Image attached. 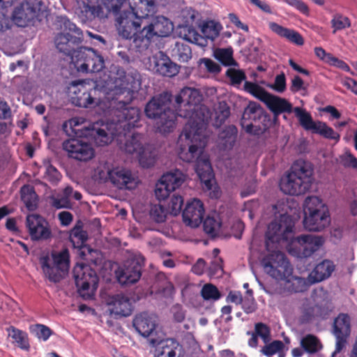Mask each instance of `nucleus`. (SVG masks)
<instances>
[{
    "label": "nucleus",
    "mask_w": 357,
    "mask_h": 357,
    "mask_svg": "<svg viewBox=\"0 0 357 357\" xmlns=\"http://www.w3.org/2000/svg\"><path fill=\"white\" fill-rule=\"evenodd\" d=\"M82 122L80 118H73L70 121L72 132L75 137L65 140L62 147L67 152L68 157L79 161H87L94 156V150L84 135L79 136L73 131V128H79Z\"/></svg>",
    "instance_id": "obj_7"
},
{
    "label": "nucleus",
    "mask_w": 357,
    "mask_h": 357,
    "mask_svg": "<svg viewBox=\"0 0 357 357\" xmlns=\"http://www.w3.org/2000/svg\"><path fill=\"white\" fill-rule=\"evenodd\" d=\"M202 100L200 91L191 87H184L175 97L178 116L188 119L178 139V155L185 162H195L197 176L206 188L211 190L214 175L209 159L204 155L203 150L207 142L206 128L211 113L202 104Z\"/></svg>",
    "instance_id": "obj_1"
},
{
    "label": "nucleus",
    "mask_w": 357,
    "mask_h": 357,
    "mask_svg": "<svg viewBox=\"0 0 357 357\" xmlns=\"http://www.w3.org/2000/svg\"><path fill=\"white\" fill-rule=\"evenodd\" d=\"M204 208L203 203L198 199H193L187 202L183 211V221L186 226L196 228L203 221Z\"/></svg>",
    "instance_id": "obj_21"
},
{
    "label": "nucleus",
    "mask_w": 357,
    "mask_h": 357,
    "mask_svg": "<svg viewBox=\"0 0 357 357\" xmlns=\"http://www.w3.org/2000/svg\"><path fill=\"white\" fill-rule=\"evenodd\" d=\"M110 314L115 317H128L132 312L130 299L122 294L112 296L108 301Z\"/></svg>",
    "instance_id": "obj_29"
},
{
    "label": "nucleus",
    "mask_w": 357,
    "mask_h": 357,
    "mask_svg": "<svg viewBox=\"0 0 357 357\" xmlns=\"http://www.w3.org/2000/svg\"><path fill=\"white\" fill-rule=\"evenodd\" d=\"M116 27L119 35L123 38L132 40L134 46L137 49H144L145 43L137 41L141 33V26L144 25V20L134 13L125 11L116 19Z\"/></svg>",
    "instance_id": "obj_10"
},
{
    "label": "nucleus",
    "mask_w": 357,
    "mask_h": 357,
    "mask_svg": "<svg viewBox=\"0 0 357 357\" xmlns=\"http://www.w3.org/2000/svg\"><path fill=\"white\" fill-rule=\"evenodd\" d=\"M172 56L180 62H188L192 58L191 48L186 43L176 42L172 49Z\"/></svg>",
    "instance_id": "obj_43"
},
{
    "label": "nucleus",
    "mask_w": 357,
    "mask_h": 357,
    "mask_svg": "<svg viewBox=\"0 0 357 357\" xmlns=\"http://www.w3.org/2000/svg\"><path fill=\"white\" fill-rule=\"evenodd\" d=\"M174 29L172 22L167 17L158 15L153 17L149 24H144L141 33L137 38V41L145 43V48L150 44L153 36L167 37L170 35Z\"/></svg>",
    "instance_id": "obj_14"
},
{
    "label": "nucleus",
    "mask_w": 357,
    "mask_h": 357,
    "mask_svg": "<svg viewBox=\"0 0 357 357\" xmlns=\"http://www.w3.org/2000/svg\"><path fill=\"white\" fill-rule=\"evenodd\" d=\"M73 131L79 136L93 137L96 144L99 146L107 145L115 137H120L123 134L112 123L108 132L105 128H99L98 123L93 124L91 128L84 126L80 128H73Z\"/></svg>",
    "instance_id": "obj_18"
},
{
    "label": "nucleus",
    "mask_w": 357,
    "mask_h": 357,
    "mask_svg": "<svg viewBox=\"0 0 357 357\" xmlns=\"http://www.w3.org/2000/svg\"><path fill=\"white\" fill-rule=\"evenodd\" d=\"M50 200L51 205L56 209L72 208V204L70 199L62 193H58L55 196H52Z\"/></svg>",
    "instance_id": "obj_57"
},
{
    "label": "nucleus",
    "mask_w": 357,
    "mask_h": 357,
    "mask_svg": "<svg viewBox=\"0 0 357 357\" xmlns=\"http://www.w3.org/2000/svg\"><path fill=\"white\" fill-rule=\"evenodd\" d=\"M261 265L266 274L276 280L291 282V290L303 292L307 289L306 280L301 277H293V268L285 255L280 251H273L261 260Z\"/></svg>",
    "instance_id": "obj_4"
},
{
    "label": "nucleus",
    "mask_w": 357,
    "mask_h": 357,
    "mask_svg": "<svg viewBox=\"0 0 357 357\" xmlns=\"http://www.w3.org/2000/svg\"><path fill=\"white\" fill-rule=\"evenodd\" d=\"M8 335L13 340L14 343L23 350H28L30 347L28 335L26 332L11 326L8 329Z\"/></svg>",
    "instance_id": "obj_42"
},
{
    "label": "nucleus",
    "mask_w": 357,
    "mask_h": 357,
    "mask_svg": "<svg viewBox=\"0 0 357 357\" xmlns=\"http://www.w3.org/2000/svg\"><path fill=\"white\" fill-rule=\"evenodd\" d=\"M72 61L82 73H97L105 67L103 57L92 48H78L73 54Z\"/></svg>",
    "instance_id": "obj_12"
},
{
    "label": "nucleus",
    "mask_w": 357,
    "mask_h": 357,
    "mask_svg": "<svg viewBox=\"0 0 357 357\" xmlns=\"http://www.w3.org/2000/svg\"><path fill=\"white\" fill-rule=\"evenodd\" d=\"M179 37L183 40L195 43L200 47L206 46V40L190 26H183L179 28Z\"/></svg>",
    "instance_id": "obj_36"
},
{
    "label": "nucleus",
    "mask_w": 357,
    "mask_h": 357,
    "mask_svg": "<svg viewBox=\"0 0 357 357\" xmlns=\"http://www.w3.org/2000/svg\"><path fill=\"white\" fill-rule=\"evenodd\" d=\"M92 93H96V90L84 80L73 81L68 87L73 104L79 107H92L96 104Z\"/></svg>",
    "instance_id": "obj_17"
},
{
    "label": "nucleus",
    "mask_w": 357,
    "mask_h": 357,
    "mask_svg": "<svg viewBox=\"0 0 357 357\" xmlns=\"http://www.w3.org/2000/svg\"><path fill=\"white\" fill-rule=\"evenodd\" d=\"M144 261V258L139 252L129 254L123 264L116 271L118 282L123 285L136 283L142 276Z\"/></svg>",
    "instance_id": "obj_13"
},
{
    "label": "nucleus",
    "mask_w": 357,
    "mask_h": 357,
    "mask_svg": "<svg viewBox=\"0 0 357 357\" xmlns=\"http://www.w3.org/2000/svg\"><path fill=\"white\" fill-rule=\"evenodd\" d=\"M289 6H292L297 9L298 11L304 15L309 14V8L301 0H283Z\"/></svg>",
    "instance_id": "obj_62"
},
{
    "label": "nucleus",
    "mask_w": 357,
    "mask_h": 357,
    "mask_svg": "<svg viewBox=\"0 0 357 357\" xmlns=\"http://www.w3.org/2000/svg\"><path fill=\"white\" fill-rule=\"evenodd\" d=\"M43 167L45 168L44 178L53 185H56L61 180V174L54 167L49 160L43 161Z\"/></svg>",
    "instance_id": "obj_45"
},
{
    "label": "nucleus",
    "mask_w": 357,
    "mask_h": 357,
    "mask_svg": "<svg viewBox=\"0 0 357 357\" xmlns=\"http://www.w3.org/2000/svg\"><path fill=\"white\" fill-rule=\"evenodd\" d=\"M244 89L247 92L266 104L267 107L273 113L275 121L280 114L292 112V105L289 101L269 93L255 83L245 81Z\"/></svg>",
    "instance_id": "obj_8"
},
{
    "label": "nucleus",
    "mask_w": 357,
    "mask_h": 357,
    "mask_svg": "<svg viewBox=\"0 0 357 357\" xmlns=\"http://www.w3.org/2000/svg\"><path fill=\"white\" fill-rule=\"evenodd\" d=\"M222 26L220 23L211 20L204 22L202 26V33L206 40L213 41L220 34ZM208 43L206 42V45Z\"/></svg>",
    "instance_id": "obj_40"
},
{
    "label": "nucleus",
    "mask_w": 357,
    "mask_h": 357,
    "mask_svg": "<svg viewBox=\"0 0 357 357\" xmlns=\"http://www.w3.org/2000/svg\"><path fill=\"white\" fill-rule=\"evenodd\" d=\"M300 245L299 257L307 258L318 251L324 243V238L314 234H302L296 238Z\"/></svg>",
    "instance_id": "obj_23"
},
{
    "label": "nucleus",
    "mask_w": 357,
    "mask_h": 357,
    "mask_svg": "<svg viewBox=\"0 0 357 357\" xmlns=\"http://www.w3.org/2000/svg\"><path fill=\"white\" fill-rule=\"evenodd\" d=\"M313 169L305 162L294 164L289 173L280 182V190L285 194L301 195L307 192L313 181Z\"/></svg>",
    "instance_id": "obj_5"
},
{
    "label": "nucleus",
    "mask_w": 357,
    "mask_h": 357,
    "mask_svg": "<svg viewBox=\"0 0 357 357\" xmlns=\"http://www.w3.org/2000/svg\"><path fill=\"white\" fill-rule=\"evenodd\" d=\"M73 275L79 296L85 300L92 298L98 284V277L95 271L87 264H77Z\"/></svg>",
    "instance_id": "obj_11"
},
{
    "label": "nucleus",
    "mask_w": 357,
    "mask_h": 357,
    "mask_svg": "<svg viewBox=\"0 0 357 357\" xmlns=\"http://www.w3.org/2000/svg\"><path fill=\"white\" fill-rule=\"evenodd\" d=\"M36 17V10L29 3L25 2L15 8L12 20L20 27H26Z\"/></svg>",
    "instance_id": "obj_28"
},
{
    "label": "nucleus",
    "mask_w": 357,
    "mask_h": 357,
    "mask_svg": "<svg viewBox=\"0 0 357 357\" xmlns=\"http://www.w3.org/2000/svg\"><path fill=\"white\" fill-rule=\"evenodd\" d=\"M238 130L234 125L226 126L218 135V143L220 149H231L236 141Z\"/></svg>",
    "instance_id": "obj_32"
},
{
    "label": "nucleus",
    "mask_w": 357,
    "mask_h": 357,
    "mask_svg": "<svg viewBox=\"0 0 357 357\" xmlns=\"http://www.w3.org/2000/svg\"><path fill=\"white\" fill-rule=\"evenodd\" d=\"M301 346L308 354H315L322 348L320 340L312 334H307L301 338Z\"/></svg>",
    "instance_id": "obj_41"
},
{
    "label": "nucleus",
    "mask_w": 357,
    "mask_h": 357,
    "mask_svg": "<svg viewBox=\"0 0 357 357\" xmlns=\"http://www.w3.org/2000/svg\"><path fill=\"white\" fill-rule=\"evenodd\" d=\"M226 75L229 78L231 84L233 86H238L246 79L245 74L243 70L229 68L226 71Z\"/></svg>",
    "instance_id": "obj_54"
},
{
    "label": "nucleus",
    "mask_w": 357,
    "mask_h": 357,
    "mask_svg": "<svg viewBox=\"0 0 357 357\" xmlns=\"http://www.w3.org/2000/svg\"><path fill=\"white\" fill-rule=\"evenodd\" d=\"M252 337L249 340L248 344L252 347L257 346V338L260 337L263 342L266 344L271 340V330L270 328L265 324L259 322L255 324V330L251 333Z\"/></svg>",
    "instance_id": "obj_37"
},
{
    "label": "nucleus",
    "mask_w": 357,
    "mask_h": 357,
    "mask_svg": "<svg viewBox=\"0 0 357 357\" xmlns=\"http://www.w3.org/2000/svg\"><path fill=\"white\" fill-rule=\"evenodd\" d=\"M294 112L296 116L298 119L300 125L305 130H311L314 132L318 126V121H314L310 114L300 107H295Z\"/></svg>",
    "instance_id": "obj_38"
},
{
    "label": "nucleus",
    "mask_w": 357,
    "mask_h": 357,
    "mask_svg": "<svg viewBox=\"0 0 357 357\" xmlns=\"http://www.w3.org/2000/svg\"><path fill=\"white\" fill-rule=\"evenodd\" d=\"M132 13L144 19L156 10L155 0H128Z\"/></svg>",
    "instance_id": "obj_34"
},
{
    "label": "nucleus",
    "mask_w": 357,
    "mask_h": 357,
    "mask_svg": "<svg viewBox=\"0 0 357 357\" xmlns=\"http://www.w3.org/2000/svg\"><path fill=\"white\" fill-rule=\"evenodd\" d=\"M268 26L273 32L292 43L297 45H302L304 43L302 36L294 29L284 27L275 22H270Z\"/></svg>",
    "instance_id": "obj_33"
},
{
    "label": "nucleus",
    "mask_w": 357,
    "mask_h": 357,
    "mask_svg": "<svg viewBox=\"0 0 357 357\" xmlns=\"http://www.w3.org/2000/svg\"><path fill=\"white\" fill-rule=\"evenodd\" d=\"M334 263L328 259H324L319 263L310 274L312 282H319L329 278L335 270Z\"/></svg>",
    "instance_id": "obj_31"
},
{
    "label": "nucleus",
    "mask_w": 357,
    "mask_h": 357,
    "mask_svg": "<svg viewBox=\"0 0 357 357\" xmlns=\"http://www.w3.org/2000/svg\"><path fill=\"white\" fill-rule=\"evenodd\" d=\"M351 333V317L348 314L340 313L334 319V335L349 336Z\"/></svg>",
    "instance_id": "obj_35"
},
{
    "label": "nucleus",
    "mask_w": 357,
    "mask_h": 357,
    "mask_svg": "<svg viewBox=\"0 0 357 357\" xmlns=\"http://www.w3.org/2000/svg\"><path fill=\"white\" fill-rule=\"evenodd\" d=\"M42 270L47 278L52 282H59L63 275L69 268V252L64 249L59 252H52V257L48 255L40 258Z\"/></svg>",
    "instance_id": "obj_9"
},
{
    "label": "nucleus",
    "mask_w": 357,
    "mask_h": 357,
    "mask_svg": "<svg viewBox=\"0 0 357 357\" xmlns=\"http://www.w3.org/2000/svg\"><path fill=\"white\" fill-rule=\"evenodd\" d=\"M113 168L108 163L100 164L95 170L94 176L102 182L110 181Z\"/></svg>",
    "instance_id": "obj_51"
},
{
    "label": "nucleus",
    "mask_w": 357,
    "mask_h": 357,
    "mask_svg": "<svg viewBox=\"0 0 357 357\" xmlns=\"http://www.w3.org/2000/svg\"><path fill=\"white\" fill-rule=\"evenodd\" d=\"M20 192L21 199L26 207L29 211L34 210L37 206L38 199L33 188L29 185H24L22 187Z\"/></svg>",
    "instance_id": "obj_39"
},
{
    "label": "nucleus",
    "mask_w": 357,
    "mask_h": 357,
    "mask_svg": "<svg viewBox=\"0 0 357 357\" xmlns=\"http://www.w3.org/2000/svg\"><path fill=\"white\" fill-rule=\"evenodd\" d=\"M183 199L181 195H174L169 203V209L174 215H177L181 211Z\"/></svg>",
    "instance_id": "obj_58"
},
{
    "label": "nucleus",
    "mask_w": 357,
    "mask_h": 357,
    "mask_svg": "<svg viewBox=\"0 0 357 357\" xmlns=\"http://www.w3.org/2000/svg\"><path fill=\"white\" fill-rule=\"evenodd\" d=\"M200 65L203 64L205 68L212 73H218L220 71V66L210 59L204 58L199 61Z\"/></svg>",
    "instance_id": "obj_64"
},
{
    "label": "nucleus",
    "mask_w": 357,
    "mask_h": 357,
    "mask_svg": "<svg viewBox=\"0 0 357 357\" xmlns=\"http://www.w3.org/2000/svg\"><path fill=\"white\" fill-rule=\"evenodd\" d=\"M303 225L306 229L319 231L330 223L327 206L317 196L307 197L304 202Z\"/></svg>",
    "instance_id": "obj_6"
},
{
    "label": "nucleus",
    "mask_w": 357,
    "mask_h": 357,
    "mask_svg": "<svg viewBox=\"0 0 357 357\" xmlns=\"http://www.w3.org/2000/svg\"><path fill=\"white\" fill-rule=\"evenodd\" d=\"M331 26L333 29V33L349 28L351 26V21L349 17L342 14H335L331 20Z\"/></svg>",
    "instance_id": "obj_46"
},
{
    "label": "nucleus",
    "mask_w": 357,
    "mask_h": 357,
    "mask_svg": "<svg viewBox=\"0 0 357 357\" xmlns=\"http://www.w3.org/2000/svg\"><path fill=\"white\" fill-rule=\"evenodd\" d=\"M271 87L278 93H282L286 89V78L284 73L275 77V82Z\"/></svg>",
    "instance_id": "obj_61"
},
{
    "label": "nucleus",
    "mask_w": 357,
    "mask_h": 357,
    "mask_svg": "<svg viewBox=\"0 0 357 357\" xmlns=\"http://www.w3.org/2000/svg\"><path fill=\"white\" fill-rule=\"evenodd\" d=\"M45 225H48L47 222L39 215L30 214L26 217V227L29 230H32L34 234H38L36 229Z\"/></svg>",
    "instance_id": "obj_52"
},
{
    "label": "nucleus",
    "mask_w": 357,
    "mask_h": 357,
    "mask_svg": "<svg viewBox=\"0 0 357 357\" xmlns=\"http://www.w3.org/2000/svg\"><path fill=\"white\" fill-rule=\"evenodd\" d=\"M126 139L123 146L121 147L128 153H137L139 157V162L142 167L149 168L155 162V157L152 153L149 156L144 151L140 142L142 136L136 132H128L126 136L121 134Z\"/></svg>",
    "instance_id": "obj_20"
},
{
    "label": "nucleus",
    "mask_w": 357,
    "mask_h": 357,
    "mask_svg": "<svg viewBox=\"0 0 357 357\" xmlns=\"http://www.w3.org/2000/svg\"><path fill=\"white\" fill-rule=\"evenodd\" d=\"M150 215L154 221L158 223L165 222L166 219L165 208L161 205L153 206L150 211Z\"/></svg>",
    "instance_id": "obj_59"
},
{
    "label": "nucleus",
    "mask_w": 357,
    "mask_h": 357,
    "mask_svg": "<svg viewBox=\"0 0 357 357\" xmlns=\"http://www.w3.org/2000/svg\"><path fill=\"white\" fill-rule=\"evenodd\" d=\"M341 158L344 166L357 169V158L350 151H345Z\"/></svg>",
    "instance_id": "obj_63"
},
{
    "label": "nucleus",
    "mask_w": 357,
    "mask_h": 357,
    "mask_svg": "<svg viewBox=\"0 0 357 357\" xmlns=\"http://www.w3.org/2000/svg\"><path fill=\"white\" fill-rule=\"evenodd\" d=\"M63 26L66 30L75 33H60L54 40L55 45L60 52L67 56H70L73 59V54L76 51L74 48L75 45L81 43L83 40V33L76 24L70 22L68 19H64Z\"/></svg>",
    "instance_id": "obj_15"
},
{
    "label": "nucleus",
    "mask_w": 357,
    "mask_h": 357,
    "mask_svg": "<svg viewBox=\"0 0 357 357\" xmlns=\"http://www.w3.org/2000/svg\"><path fill=\"white\" fill-rule=\"evenodd\" d=\"M214 55L215 59L225 66H238L237 62L233 58V51L231 48L218 49Z\"/></svg>",
    "instance_id": "obj_44"
},
{
    "label": "nucleus",
    "mask_w": 357,
    "mask_h": 357,
    "mask_svg": "<svg viewBox=\"0 0 357 357\" xmlns=\"http://www.w3.org/2000/svg\"><path fill=\"white\" fill-rule=\"evenodd\" d=\"M111 183L119 189H132L137 184V178L131 172L123 167H114Z\"/></svg>",
    "instance_id": "obj_27"
},
{
    "label": "nucleus",
    "mask_w": 357,
    "mask_h": 357,
    "mask_svg": "<svg viewBox=\"0 0 357 357\" xmlns=\"http://www.w3.org/2000/svg\"><path fill=\"white\" fill-rule=\"evenodd\" d=\"M172 95L163 92L153 96L146 105V116L155 121L156 130L162 134H168L174 130L177 113L171 109Z\"/></svg>",
    "instance_id": "obj_3"
},
{
    "label": "nucleus",
    "mask_w": 357,
    "mask_h": 357,
    "mask_svg": "<svg viewBox=\"0 0 357 357\" xmlns=\"http://www.w3.org/2000/svg\"><path fill=\"white\" fill-rule=\"evenodd\" d=\"M185 174L178 169L162 175L155 189V197L159 200L168 197L171 192L178 188L185 181Z\"/></svg>",
    "instance_id": "obj_19"
},
{
    "label": "nucleus",
    "mask_w": 357,
    "mask_h": 357,
    "mask_svg": "<svg viewBox=\"0 0 357 357\" xmlns=\"http://www.w3.org/2000/svg\"><path fill=\"white\" fill-rule=\"evenodd\" d=\"M314 132L319 134L326 139H334L336 142L339 141L340 137V135L335 132L332 128L321 121H318V126Z\"/></svg>",
    "instance_id": "obj_47"
},
{
    "label": "nucleus",
    "mask_w": 357,
    "mask_h": 357,
    "mask_svg": "<svg viewBox=\"0 0 357 357\" xmlns=\"http://www.w3.org/2000/svg\"><path fill=\"white\" fill-rule=\"evenodd\" d=\"M294 222L289 215H281L280 219L272 221L268 226L266 233V246L268 242L280 243L291 238Z\"/></svg>",
    "instance_id": "obj_16"
},
{
    "label": "nucleus",
    "mask_w": 357,
    "mask_h": 357,
    "mask_svg": "<svg viewBox=\"0 0 357 357\" xmlns=\"http://www.w3.org/2000/svg\"><path fill=\"white\" fill-rule=\"evenodd\" d=\"M262 113L263 111L261 106L255 102H250L245 108L241 123L246 132L253 135L258 134L257 130L255 129V126L252 124V121L259 120L261 118Z\"/></svg>",
    "instance_id": "obj_25"
},
{
    "label": "nucleus",
    "mask_w": 357,
    "mask_h": 357,
    "mask_svg": "<svg viewBox=\"0 0 357 357\" xmlns=\"http://www.w3.org/2000/svg\"><path fill=\"white\" fill-rule=\"evenodd\" d=\"M142 77L135 70L126 73L123 70H118L117 76L111 79L108 84L107 99L111 100L114 118L112 124L120 130L125 136L138 126L140 111L128 105L134 98V94L141 88Z\"/></svg>",
    "instance_id": "obj_2"
},
{
    "label": "nucleus",
    "mask_w": 357,
    "mask_h": 357,
    "mask_svg": "<svg viewBox=\"0 0 357 357\" xmlns=\"http://www.w3.org/2000/svg\"><path fill=\"white\" fill-rule=\"evenodd\" d=\"M283 348L284 344L282 341L275 340L271 343H266L261 349V351L267 356H271L276 353H279V357H284V354L282 353Z\"/></svg>",
    "instance_id": "obj_50"
},
{
    "label": "nucleus",
    "mask_w": 357,
    "mask_h": 357,
    "mask_svg": "<svg viewBox=\"0 0 357 357\" xmlns=\"http://www.w3.org/2000/svg\"><path fill=\"white\" fill-rule=\"evenodd\" d=\"M29 328L31 333L43 341H47L52 334V330L43 324H37L32 325Z\"/></svg>",
    "instance_id": "obj_49"
},
{
    "label": "nucleus",
    "mask_w": 357,
    "mask_h": 357,
    "mask_svg": "<svg viewBox=\"0 0 357 357\" xmlns=\"http://www.w3.org/2000/svg\"><path fill=\"white\" fill-rule=\"evenodd\" d=\"M29 234L33 240H47L51 236V231L48 227V225H45L38 227L36 231L38 234L32 232V230H29Z\"/></svg>",
    "instance_id": "obj_60"
},
{
    "label": "nucleus",
    "mask_w": 357,
    "mask_h": 357,
    "mask_svg": "<svg viewBox=\"0 0 357 357\" xmlns=\"http://www.w3.org/2000/svg\"><path fill=\"white\" fill-rule=\"evenodd\" d=\"M201 295L206 301H218L221 297L218 288L212 284H204L202 288Z\"/></svg>",
    "instance_id": "obj_48"
},
{
    "label": "nucleus",
    "mask_w": 357,
    "mask_h": 357,
    "mask_svg": "<svg viewBox=\"0 0 357 357\" xmlns=\"http://www.w3.org/2000/svg\"><path fill=\"white\" fill-rule=\"evenodd\" d=\"M202 222L204 230L206 234L212 236H215L218 234L221 225L220 221L213 217L208 216Z\"/></svg>",
    "instance_id": "obj_53"
},
{
    "label": "nucleus",
    "mask_w": 357,
    "mask_h": 357,
    "mask_svg": "<svg viewBox=\"0 0 357 357\" xmlns=\"http://www.w3.org/2000/svg\"><path fill=\"white\" fill-rule=\"evenodd\" d=\"M70 238L71 242L77 246L84 244L87 240V234L80 227L75 226L70 232Z\"/></svg>",
    "instance_id": "obj_56"
},
{
    "label": "nucleus",
    "mask_w": 357,
    "mask_h": 357,
    "mask_svg": "<svg viewBox=\"0 0 357 357\" xmlns=\"http://www.w3.org/2000/svg\"><path fill=\"white\" fill-rule=\"evenodd\" d=\"M132 324L139 335L147 337L153 334L155 329V317L146 312H142L135 316Z\"/></svg>",
    "instance_id": "obj_30"
},
{
    "label": "nucleus",
    "mask_w": 357,
    "mask_h": 357,
    "mask_svg": "<svg viewBox=\"0 0 357 357\" xmlns=\"http://www.w3.org/2000/svg\"><path fill=\"white\" fill-rule=\"evenodd\" d=\"M149 342L155 347V357H176V351L181 349L180 344L172 338L158 340L152 337Z\"/></svg>",
    "instance_id": "obj_26"
},
{
    "label": "nucleus",
    "mask_w": 357,
    "mask_h": 357,
    "mask_svg": "<svg viewBox=\"0 0 357 357\" xmlns=\"http://www.w3.org/2000/svg\"><path fill=\"white\" fill-rule=\"evenodd\" d=\"M149 61L152 70L162 76L173 77L178 73L177 65L161 51L153 54Z\"/></svg>",
    "instance_id": "obj_22"
},
{
    "label": "nucleus",
    "mask_w": 357,
    "mask_h": 357,
    "mask_svg": "<svg viewBox=\"0 0 357 357\" xmlns=\"http://www.w3.org/2000/svg\"><path fill=\"white\" fill-rule=\"evenodd\" d=\"M87 3H84L81 8L79 17L84 22L92 21L96 18H102L105 15L103 9L107 11L113 12V10L109 9L104 3L105 0H87Z\"/></svg>",
    "instance_id": "obj_24"
},
{
    "label": "nucleus",
    "mask_w": 357,
    "mask_h": 357,
    "mask_svg": "<svg viewBox=\"0 0 357 357\" xmlns=\"http://www.w3.org/2000/svg\"><path fill=\"white\" fill-rule=\"evenodd\" d=\"M230 116V108L225 102L218 104L215 112V121L218 126L222 124Z\"/></svg>",
    "instance_id": "obj_55"
}]
</instances>
